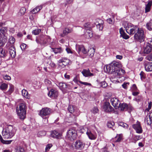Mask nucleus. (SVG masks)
Wrapping results in <instances>:
<instances>
[{"label":"nucleus","mask_w":152,"mask_h":152,"mask_svg":"<svg viewBox=\"0 0 152 152\" xmlns=\"http://www.w3.org/2000/svg\"><path fill=\"white\" fill-rule=\"evenodd\" d=\"M24 151V149L23 148L19 147H18L16 149V152H23Z\"/></svg>","instance_id":"obj_50"},{"label":"nucleus","mask_w":152,"mask_h":152,"mask_svg":"<svg viewBox=\"0 0 152 152\" xmlns=\"http://www.w3.org/2000/svg\"><path fill=\"white\" fill-rule=\"evenodd\" d=\"M110 102L112 104L115 109H118L120 103L118 99L115 98H111L110 100Z\"/></svg>","instance_id":"obj_15"},{"label":"nucleus","mask_w":152,"mask_h":152,"mask_svg":"<svg viewBox=\"0 0 152 152\" xmlns=\"http://www.w3.org/2000/svg\"><path fill=\"white\" fill-rule=\"evenodd\" d=\"M119 67H117L116 70H115V72L114 73L115 78L117 76H122L125 73V71L122 69H118Z\"/></svg>","instance_id":"obj_18"},{"label":"nucleus","mask_w":152,"mask_h":152,"mask_svg":"<svg viewBox=\"0 0 152 152\" xmlns=\"http://www.w3.org/2000/svg\"><path fill=\"white\" fill-rule=\"evenodd\" d=\"M149 43H146L144 47V53L148 54L152 53V47L149 45Z\"/></svg>","instance_id":"obj_17"},{"label":"nucleus","mask_w":152,"mask_h":152,"mask_svg":"<svg viewBox=\"0 0 152 152\" xmlns=\"http://www.w3.org/2000/svg\"><path fill=\"white\" fill-rule=\"evenodd\" d=\"M52 51L55 54L61 53L62 51L61 48H51Z\"/></svg>","instance_id":"obj_36"},{"label":"nucleus","mask_w":152,"mask_h":152,"mask_svg":"<svg viewBox=\"0 0 152 152\" xmlns=\"http://www.w3.org/2000/svg\"><path fill=\"white\" fill-rule=\"evenodd\" d=\"M82 73L83 75L85 77L92 76L94 75V74L91 73L89 69H84L82 72Z\"/></svg>","instance_id":"obj_21"},{"label":"nucleus","mask_w":152,"mask_h":152,"mask_svg":"<svg viewBox=\"0 0 152 152\" xmlns=\"http://www.w3.org/2000/svg\"><path fill=\"white\" fill-rule=\"evenodd\" d=\"M129 82H125L122 85V86L124 88L126 89L127 88L128 86L129 85Z\"/></svg>","instance_id":"obj_52"},{"label":"nucleus","mask_w":152,"mask_h":152,"mask_svg":"<svg viewBox=\"0 0 152 152\" xmlns=\"http://www.w3.org/2000/svg\"><path fill=\"white\" fill-rule=\"evenodd\" d=\"M52 146L53 145L51 144H50L47 145L45 149V152L49 151Z\"/></svg>","instance_id":"obj_47"},{"label":"nucleus","mask_w":152,"mask_h":152,"mask_svg":"<svg viewBox=\"0 0 152 152\" xmlns=\"http://www.w3.org/2000/svg\"><path fill=\"white\" fill-rule=\"evenodd\" d=\"M134 36V38L136 41L141 42L144 41L145 35L144 32L142 28H138Z\"/></svg>","instance_id":"obj_4"},{"label":"nucleus","mask_w":152,"mask_h":152,"mask_svg":"<svg viewBox=\"0 0 152 152\" xmlns=\"http://www.w3.org/2000/svg\"><path fill=\"white\" fill-rule=\"evenodd\" d=\"M2 23H0V37L7 39V37L6 36L7 31V28L5 27H2Z\"/></svg>","instance_id":"obj_11"},{"label":"nucleus","mask_w":152,"mask_h":152,"mask_svg":"<svg viewBox=\"0 0 152 152\" xmlns=\"http://www.w3.org/2000/svg\"><path fill=\"white\" fill-rule=\"evenodd\" d=\"M58 86L59 88L62 91H65L67 90V89H71L70 87V85L67 84L64 82H61L58 83Z\"/></svg>","instance_id":"obj_10"},{"label":"nucleus","mask_w":152,"mask_h":152,"mask_svg":"<svg viewBox=\"0 0 152 152\" xmlns=\"http://www.w3.org/2000/svg\"><path fill=\"white\" fill-rule=\"evenodd\" d=\"M50 40V37L46 35H42L37 37L36 39V42L41 45L46 44Z\"/></svg>","instance_id":"obj_6"},{"label":"nucleus","mask_w":152,"mask_h":152,"mask_svg":"<svg viewBox=\"0 0 152 152\" xmlns=\"http://www.w3.org/2000/svg\"><path fill=\"white\" fill-rule=\"evenodd\" d=\"M26 11V9L24 7L20 9L18 13V15L20 16L23 15L24 14Z\"/></svg>","instance_id":"obj_39"},{"label":"nucleus","mask_w":152,"mask_h":152,"mask_svg":"<svg viewBox=\"0 0 152 152\" xmlns=\"http://www.w3.org/2000/svg\"><path fill=\"white\" fill-rule=\"evenodd\" d=\"M123 139V135L122 134H117L114 139V141L115 142H120Z\"/></svg>","instance_id":"obj_29"},{"label":"nucleus","mask_w":152,"mask_h":152,"mask_svg":"<svg viewBox=\"0 0 152 152\" xmlns=\"http://www.w3.org/2000/svg\"><path fill=\"white\" fill-rule=\"evenodd\" d=\"M150 54H151V55L146 56L145 58L147 60L152 61V53Z\"/></svg>","instance_id":"obj_54"},{"label":"nucleus","mask_w":152,"mask_h":152,"mask_svg":"<svg viewBox=\"0 0 152 152\" xmlns=\"http://www.w3.org/2000/svg\"><path fill=\"white\" fill-rule=\"evenodd\" d=\"M15 131L12 126L9 125L3 129L2 135L5 139L10 138L15 135Z\"/></svg>","instance_id":"obj_1"},{"label":"nucleus","mask_w":152,"mask_h":152,"mask_svg":"<svg viewBox=\"0 0 152 152\" xmlns=\"http://www.w3.org/2000/svg\"><path fill=\"white\" fill-rule=\"evenodd\" d=\"M48 95L50 97L56 98L58 96V92L57 91L52 89L48 92Z\"/></svg>","instance_id":"obj_20"},{"label":"nucleus","mask_w":152,"mask_h":152,"mask_svg":"<svg viewBox=\"0 0 152 152\" xmlns=\"http://www.w3.org/2000/svg\"><path fill=\"white\" fill-rule=\"evenodd\" d=\"M145 70L147 72H151L152 71V63H146L145 65Z\"/></svg>","instance_id":"obj_25"},{"label":"nucleus","mask_w":152,"mask_h":152,"mask_svg":"<svg viewBox=\"0 0 152 152\" xmlns=\"http://www.w3.org/2000/svg\"><path fill=\"white\" fill-rule=\"evenodd\" d=\"M66 50L68 53H72V52L71 49L68 48H67L66 49Z\"/></svg>","instance_id":"obj_62"},{"label":"nucleus","mask_w":152,"mask_h":152,"mask_svg":"<svg viewBox=\"0 0 152 152\" xmlns=\"http://www.w3.org/2000/svg\"><path fill=\"white\" fill-rule=\"evenodd\" d=\"M98 20V23H96L95 24L97 28H99V30H101L102 29V23H99V21H101V20Z\"/></svg>","instance_id":"obj_41"},{"label":"nucleus","mask_w":152,"mask_h":152,"mask_svg":"<svg viewBox=\"0 0 152 152\" xmlns=\"http://www.w3.org/2000/svg\"><path fill=\"white\" fill-rule=\"evenodd\" d=\"M77 136V132L75 128H70L68 130L66 137L69 140H73L76 138Z\"/></svg>","instance_id":"obj_5"},{"label":"nucleus","mask_w":152,"mask_h":152,"mask_svg":"<svg viewBox=\"0 0 152 152\" xmlns=\"http://www.w3.org/2000/svg\"><path fill=\"white\" fill-rule=\"evenodd\" d=\"M69 62V59L66 58H62L58 61L59 65L64 67L68 64Z\"/></svg>","instance_id":"obj_13"},{"label":"nucleus","mask_w":152,"mask_h":152,"mask_svg":"<svg viewBox=\"0 0 152 152\" xmlns=\"http://www.w3.org/2000/svg\"><path fill=\"white\" fill-rule=\"evenodd\" d=\"M51 136L57 139H60L62 138V134L56 131H53L52 132Z\"/></svg>","instance_id":"obj_19"},{"label":"nucleus","mask_w":152,"mask_h":152,"mask_svg":"<svg viewBox=\"0 0 152 152\" xmlns=\"http://www.w3.org/2000/svg\"><path fill=\"white\" fill-rule=\"evenodd\" d=\"M91 111L94 114L97 113L99 110L97 107H94L91 110Z\"/></svg>","instance_id":"obj_45"},{"label":"nucleus","mask_w":152,"mask_h":152,"mask_svg":"<svg viewBox=\"0 0 152 152\" xmlns=\"http://www.w3.org/2000/svg\"><path fill=\"white\" fill-rule=\"evenodd\" d=\"M45 84L48 86L47 88L48 89V87H50L51 86V81L48 79H45Z\"/></svg>","instance_id":"obj_43"},{"label":"nucleus","mask_w":152,"mask_h":152,"mask_svg":"<svg viewBox=\"0 0 152 152\" xmlns=\"http://www.w3.org/2000/svg\"><path fill=\"white\" fill-rule=\"evenodd\" d=\"M73 145L75 149L80 150L84 148L85 144L81 140H77L74 143Z\"/></svg>","instance_id":"obj_8"},{"label":"nucleus","mask_w":152,"mask_h":152,"mask_svg":"<svg viewBox=\"0 0 152 152\" xmlns=\"http://www.w3.org/2000/svg\"><path fill=\"white\" fill-rule=\"evenodd\" d=\"M85 35L87 38L88 39L91 38L93 36V33L91 29L86 30L85 33Z\"/></svg>","instance_id":"obj_32"},{"label":"nucleus","mask_w":152,"mask_h":152,"mask_svg":"<svg viewBox=\"0 0 152 152\" xmlns=\"http://www.w3.org/2000/svg\"><path fill=\"white\" fill-rule=\"evenodd\" d=\"M133 128L136 130L137 133L140 134L142 132V130L140 122L137 121V123L132 125Z\"/></svg>","instance_id":"obj_12"},{"label":"nucleus","mask_w":152,"mask_h":152,"mask_svg":"<svg viewBox=\"0 0 152 152\" xmlns=\"http://www.w3.org/2000/svg\"><path fill=\"white\" fill-rule=\"evenodd\" d=\"M9 50V53L12 58H14L16 56L15 49L14 46L6 47Z\"/></svg>","instance_id":"obj_14"},{"label":"nucleus","mask_w":152,"mask_h":152,"mask_svg":"<svg viewBox=\"0 0 152 152\" xmlns=\"http://www.w3.org/2000/svg\"><path fill=\"white\" fill-rule=\"evenodd\" d=\"M80 52H82L83 54H86L87 53L86 49L83 46H79L78 48V53H79Z\"/></svg>","instance_id":"obj_26"},{"label":"nucleus","mask_w":152,"mask_h":152,"mask_svg":"<svg viewBox=\"0 0 152 152\" xmlns=\"http://www.w3.org/2000/svg\"><path fill=\"white\" fill-rule=\"evenodd\" d=\"M114 123L113 122L109 121L107 123V126L109 128H112L114 125Z\"/></svg>","instance_id":"obj_48"},{"label":"nucleus","mask_w":152,"mask_h":152,"mask_svg":"<svg viewBox=\"0 0 152 152\" xmlns=\"http://www.w3.org/2000/svg\"><path fill=\"white\" fill-rule=\"evenodd\" d=\"M152 102H150L148 103V107L145 110V111H149V110L151 109L152 106Z\"/></svg>","instance_id":"obj_49"},{"label":"nucleus","mask_w":152,"mask_h":152,"mask_svg":"<svg viewBox=\"0 0 152 152\" xmlns=\"http://www.w3.org/2000/svg\"><path fill=\"white\" fill-rule=\"evenodd\" d=\"M123 38L125 39H127L129 38V37L128 35H127L125 33L122 35Z\"/></svg>","instance_id":"obj_61"},{"label":"nucleus","mask_w":152,"mask_h":152,"mask_svg":"<svg viewBox=\"0 0 152 152\" xmlns=\"http://www.w3.org/2000/svg\"><path fill=\"white\" fill-rule=\"evenodd\" d=\"M119 125L122 126H123L124 127L127 128L128 127V125L127 124L125 123H124L122 122L120 123L119 124Z\"/></svg>","instance_id":"obj_55"},{"label":"nucleus","mask_w":152,"mask_h":152,"mask_svg":"<svg viewBox=\"0 0 152 152\" xmlns=\"http://www.w3.org/2000/svg\"><path fill=\"white\" fill-rule=\"evenodd\" d=\"M75 107L73 105H70L68 107V109L69 112L73 113L75 110Z\"/></svg>","instance_id":"obj_40"},{"label":"nucleus","mask_w":152,"mask_h":152,"mask_svg":"<svg viewBox=\"0 0 152 152\" xmlns=\"http://www.w3.org/2000/svg\"><path fill=\"white\" fill-rule=\"evenodd\" d=\"M89 138L91 140H95L96 138V135L92 133L90 131L88 130L86 133Z\"/></svg>","instance_id":"obj_24"},{"label":"nucleus","mask_w":152,"mask_h":152,"mask_svg":"<svg viewBox=\"0 0 152 152\" xmlns=\"http://www.w3.org/2000/svg\"><path fill=\"white\" fill-rule=\"evenodd\" d=\"M146 26L148 30L150 31L152 30V20L146 24Z\"/></svg>","instance_id":"obj_38"},{"label":"nucleus","mask_w":152,"mask_h":152,"mask_svg":"<svg viewBox=\"0 0 152 152\" xmlns=\"http://www.w3.org/2000/svg\"><path fill=\"white\" fill-rule=\"evenodd\" d=\"M125 27L126 32L129 34H133L138 28L137 26H134L132 24L128 23L125 24Z\"/></svg>","instance_id":"obj_7"},{"label":"nucleus","mask_w":152,"mask_h":152,"mask_svg":"<svg viewBox=\"0 0 152 152\" xmlns=\"http://www.w3.org/2000/svg\"><path fill=\"white\" fill-rule=\"evenodd\" d=\"M95 52V49L94 48H91L89 49L88 52V56L91 58L93 56Z\"/></svg>","instance_id":"obj_31"},{"label":"nucleus","mask_w":152,"mask_h":152,"mask_svg":"<svg viewBox=\"0 0 152 152\" xmlns=\"http://www.w3.org/2000/svg\"><path fill=\"white\" fill-rule=\"evenodd\" d=\"M119 66L118 62L114 61L110 64L107 65L104 68V71L107 72L114 74L117 67H119Z\"/></svg>","instance_id":"obj_3"},{"label":"nucleus","mask_w":152,"mask_h":152,"mask_svg":"<svg viewBox=\"0 0 152 152\" xmlns=\"http://www.w3.org/2000/svg\"><path fill=\"white\" fill-rule=\"evenodd\" d=\"M4 78L5 80H10L11 79V77L9 76L8 75H5L4 77Z\"/></svg>","instance_id":"obj_59"},{"label":"nucleus","mask_w":152,"mask_h":152,"mask_svg":"<svg viewBox=\"0 0 152 152\" xmlns=\"http://www.w3.org/2000/svg\"><path fill=\"white\" fill-rule=\"evenodd\" d=\"M51 111V110L50 108L47 107L43 108L40 111L39 115L44 118V117L50 115Z\"/></svg>","instance_id":"obj_9"},{"label":"nucleus","mask_w":152,"mask_h":152,"mask_svg":"<svg viewBox=\"0 0 152 152\" xmlns=\"http://www.w3.org/2000/svg\"><path fill=\"white\" fill-rule=\"evenodd\" d=\"M12 141V140H3L1 142L4 144H9L11 143Z\"/></svg>","instance_id":"obj_56"},{"label":"nucleus","mask_w":152,"mask_h":152,"mask_svg":"<svg viewBox=\"0 0 152 152\" xmlns=\"http://www.w3.org/2000/svg\"><path fill=\"white\" fill-rule=\"evenodd\" d=\"M26 105L24 103H22L19 104V107L17 108L18 114L20 118L23 120L26 118Z\"/></svg>","instance_id":"obj_2"},{"label":"nucleus","mask_w":152,"mask_h":152,"mask_svg":"<svg viewBox=\"0 0 152 152\" xmlns=\"http://www.w3.org/2000/svg\"><path fill=\"white\" fill-rule=\"evenodd\" d=\"M7 87V85L5 83L2 84L0 86V88L2 90L5 89Z\"/></svg>","instance_id":"obj_46"},{"label":"nucleus","mask_w":152,"mask_h":152,"mask_svg":"<svg viewBox=\"0 0 152 152\" xmlns=\"http://www.w3.org/2000/svg\"><path fill=\"white\" fill-rule=\"evenodd\" d=\"M107 23L110 24H113L114 22L113 21V20L111 18H109L107 20Z\"/></svg>","instance_id":"obj_57"},{"label":"nucleus","mask_w":152,"mask_h":152,"mask_svg":"<svg viewBox=\"0 0 152 152\" xmlns=\"http://www.w3.org/2000/svg\"><path fill=\"white\" fill-rule=\"evenodd\" d=\"M15 39L12 36L10 37L9 39L8 42H7L6 47H9L10 46H14V43L15 42Z\"/></svg>","instance_id":"obj_22"},{"label":"nucleus","mask_w":152,"mask_h":152,"mask_svg":"<svg viewBox=\"0 0 152 152\" xmlns=\"http://www.w3.org/2000/svg\"><path fill=\"white\" fill-rule=\"evenodd\" d=\"M7 54V51L2 48L0 49V57H5Z\"/></svg>","instance_id":"obj_28"},{"label":"nucleus","mask_w":152,"mask_h":152,"mask_svg":"<svg viewBox=\"0 0 152 152\" xmlns=\"http://www.w3.org/2000/svg\"><path fill=\"white\" fill-rule=\"evenodd\" d=\"M72 31V28H66L63 31V33L60 34V36L61 37H64L67 35L68 34L71 33Z\"/></svg>","instance_id":"obj_23"},{"label":"nucleus","mask_w":152,"mask_h":152,"mask_svg":"<svg viewBox=\"0 0 152 152\" xmlns=\"http://www.w3.org/2000/svg\"><path fill=\"white\" fill-rule=\"evenodd\" d=\"M152 1H150L148 2V3L146 5L145 8V12H148L150 11L151 9V6Z\"/></svg>","instance_id":"obj_33"},{"label":"nucleus","mask_w":152,"mask_h":152,"mask_svg":"<svg viewBox=\"0 0 152 152\" xmlns=\"http://www.w3.org/2000/svg\"><path fill=\"white\" fill-rule=\"evenodd\" d=\"M84 28L86 30H91V28L90 27V26L89 24L88 23H86L84 25Z\"/></svg>","instance_id":"obj_44"},{"label":"nucleus","mask_w":152,"mask_h":152,"mask_svg":"<svg viewBox=\"0 0 152 152\" xmlns=\"http://www.w3.org/2000/svg\"><path fill=\"white\" fill-rule=\"evenodd\" d=\"M151 118L148 116V117H146L145 119V122L148 125H150L152 124V121Z\"/></svg>","instance_id":"obj_35"},{"label":"nucleus","mask_w":152,"mask_h":152,"mask_svg":"<svg viewBox=\"0 0 152 152\" xmlns=\"http://www.w3.org/2000/svg\"><path fill=\"white\" fill-rule=\"evenodd\" d=\"M103 109L105 111L107 112H112L113 109L108 102H106L104 103Z\"/></svg>","instance_id":"obj_16"},{"label":"nucleus","mask_w":152,"mask_h":152,"mask_svg":"<svg viewBox=\"0 0 152 152\" xmlns=\"http://www.w3.org/2000/svg\"><path fill=\"white\" fill-rule=\"evenodd\" d=\"M48 119L46 118H43V122L44 124H46L48 123Z\"/></svg>","instance_id":"obj_60"},{"label":"nucleus","mask_w":152,"mask_h":152,"mask_svg":"<svg viewBox=\"0 0 152 152\" xmlns=\"http://www.w3.org/2000/svg\"><path fill=\"white\" fill-rule=\"evenodd\" d=\"M101 86L103 88H105L107 86V84L104 81L101 82Z\"/></svg>","instance_id":"obj_51"},{"label":"nucleus","mask_w":152,"mask_h":152,"mask_svg":"<svg viewBox=\"0 0 152 152\" xmlns=\"http://www.w3.org/2000/svg\"><path fill=\"white\" fill-rule=\"evenodd\" d=\"M42 5H40L39 6H37L33 9L31 11V12L33 14L37 13L42 8Z\"/></svg>","instance_id":"obj_27"},{"label":"nucleus","mask_w":152,"mask_h":152,"mask_svg":"<svg viewBox=\"0 0 152 152\" xmlns=\"http://www.w3.org/2000/svg\"><path fill=\"white\" fill-rule=\"evenodd\" d=\"M41 31V30L40 29H36L32 31V33L35 35H37Z\"/></svg>","instance_id":"obj_42"},{"label":"nucleus","mask_w":152,"mask_h":152,"mask_svg":"<svg viewBox=\"0 0 152 152\" xmlns=\"http://www.w3.org/2000/svg\"><path fill=\"white\" fill-rule=\"evenodd\" d=\"M26 46V44L23 43L20 45V48L22 50H24L25 49Z\"/></svg>","instance_id":"obj_58"},{"label":"nucleus","mask_w":152,"mask_h":152,"mask_svg":"<svg viewBox=\"0 0 152 152\" xmlns=\"http://www.w3.org/2000/svg\"><path fill=\"white\" fill-rule=\"evenodd\" d=\"M79 82L80 83L86 85V86H91V84L89 83H87V82H83L81 81H79Z\"/></svg>","instance_id":"obj_53"},{"label":"nucleus","mask_w":152,"mask_h":152,"mask_svg":"<svg viewBox=\"0 0 152 152\" xmlns=\"http://www.w3.org/2000/svg\"><path fill=\"white\" fill-rule=\"evenodd\" d=\"M14 86L12 84H10V88L9 90L7 92V94H10L14 91Z\"/></svg>","instance_id":"obj_37"},{"label":"nucleus","mask_w":152,"mask_h":152,"mask_svg":"<svg viewBox=\"0 0 152 152\" xmlns=\"http://www.w3.org/2000/svg\"><path fill=\"white\" fill-rule=\"evenodd\" d=\"M22 95L27 99L30 98V95L28 94L27 91L25 89H23L22 91Z\"/></svg>","instance_id":"obj_34"},{"label":"nucleus","mask_w":152,"mask_h":152,"mask_svg":"<svg viewBox=\"0 0 152 152\" xmlns=\"http://www.w3.org/2000/svg\"><path fill=\"white\" fill-rule=\"evenodd\" d=\"M50 66L53 68H55L56 67V65L53 62H51L49 64Z\"/></svg>","instance_id":"obj_63"},{"label":"nucleus","mask_w":152,"mask_h":152,"mask_svg":"<svg viewBox=\"0 0 152 152\" xmlns=\"http://www.w3.org/2000/svg\"><path fill=\"white\" fill-rule=\"evenodd\" d=\"M127 104L126 103H120L118 109L121 111H124L127 110Z\"/></svg>","instance_id":"obj_30"},{"label":"nucleus","mask_w":152,"mask_h":152,"mask_svg":"<svg viewBox=\"0 0 152 152\" xmlns=\"http://www.w3.org/2000/svg\"><path fill=\"white\" fill-rule=\"evenodd\" d=\"M73 81L76 83H77L78 82H79V80H78V77L76 76L73 79Z\"/></svg>","instance_id":"obj_64"}]
</instances>
